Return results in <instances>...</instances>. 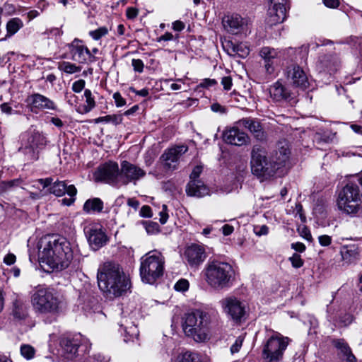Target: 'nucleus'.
<instances>
[{"instance_id": "13d9d810", "label": "nucleus", "mask_w": 362, "mask_h": 362, "mask_svg": "<svg viewBox=\"0 0 362 362\" xmlns=\"http://www.w3.org/2000/svg\"><path fill=\"white\" fill-rule=\"evenodd\" d=\"M221 83L223 85V88L226 90H230L233 85L232 78L230 76L223 77Z\"/></svg>"}, {"instance_id": "4d7b16f0", "label": "nucleus", "mask_w": 362, "mask_h": 362, "mask_svg": "<svg viewBox=\"0 0 362 362\" xmlns=\"http://www.w3.org/2000/svg\"><path fill=\"white\" fill-rule=\"evenodd\" d=\"M203 167L202 165H197L192 170V173L190 174V180H199V177L202 173Z\"/></svg>"}, {"instance_id": "a18cd8bd", "label": "nucleus", "mask_w": 362, "mask_h": 362, "mask_svg": "<svg viewBox=\"0 0 362 362\" xmlns=\"http://www.w3.org/2000/svg\"><path fill=\"white\" fill-rule=\"evenodd\" d=\"M108 34V29L105 27H100L99 28L91 30L89 32V35L94 40H99L103 37L107 35Z\"/></svg>"}, {"instance_id": "f257e3e1", "label": "nucleus", "mask_w": 362, "mask_h": 362, "mask_svg": "<svg viewBox=\"0 0 362 362\" xmlns=\"http://www.w3.org/2000/svg\"><path fill=\"white\" fill-rule=\"evenodd\" d=\"M39 259L40 263L52 270L66 269L73 259L70 243L64 237L57 235L43 237L39 245Z\"/></svg>"}, {"instance_id": "423d86ee", "label": "nucleus", "mask_w": 362, "mask_h": 362, "mask_svg": "<svg viewBox=\"0 0 362 362\" xmlns=\"http://www.w3.org/2000/svg\"><path fill=\"white\" fill-rule=\"evenodd\" d=\"M165 258L161 252L152 250L140 260V276L143 282L153 284L163 275Z\"/></svg>"}, {"instance_id": "c85d7f7f", "label": "nucleus", "mask_w": 362, "mask_h": 362, "mask_svg": "<svg viewBox=\"0 0 362 362\" xmlns=\"http://www.w3.org/2000/svg\"><path fill=\"white\" fill-rule=\"evenodd\" d=\"M329 320L334 323L336 326L346 327L349 325L354 320V317L349 313H343L341 310H337L334 313L332 306L327 308Z\"/></svg>"}, {"instance_id": "a19ab883", "label": "nucleus", "mask_w": 362, "mask_h": 362, "mask_svg": "<svg viewBox=\"0 0 362 362\" xmlns=\"http://www.w3.org/2000/svg\"><path fill=\"white\" fill-rule=\"evenodd\" d=\"M174 362H201V359L197 354L186 351L177 355Z\"/></svg>"}, {"instance_id": "0e129e2a", "label": "nucleus", "mask_w": 362, "mask_h": 362, "mask_svg": "<svg viewBox=\"0 0 362 362\" xmlns=\"http://www.w3.org/2000/svg\"><path fill=\"white\" fill-rule=\"evenodd\" d=\"M325 6L329 8H337L339 6V0H323Z\"/></svg>"}, {"instance_id": "2eb2a0df", "label": "nucleus", "mask_w": 362, "mask_h": 362, "mask_svg": "<svg viewBox=\"0 0 362 362\" xmlns=\"http://www.w3.org/2000/svg\"><path fill=\"white\" fill-rule=\"evenodd\" d=\"M188 151L186 145H175L166 148L160 159L168 170H174L177 168L181 157Z\"/></svg>"}, {"instance_id": "f3484780", "label": "nucleus", "mask_w": 362, "mask_h": 362, "mask_svg": "<svg viewBox=\"0 0 362 362\" xmlns=\"http://www.w3.org/2000/svg\"><path fill=\"white\" fill-rule=\"evenodd\" d=\"M71 58L73 61L79 64H86L88 61L93 62L95 57L91 54L90 50L86 47L82 40L75 38L69 45Z\"/></svg>"}, {"instance_id": "7c9ffc66", "label": "nucleus", "mask_w": 362, "mask_h": 362, "mask_svg": "<svg viewBox=\"0 0 362 362\" xmlns=\"http://www.w3.org/2000/svg\"><path fill=\"white\" fill-rule=\"evenodd\" d=\"M49 190L57 197H62L66 193L70 197H75L77 193V189L74 185H67L64 181L54 182Z\"/></svg>"}, {"instance_id": "f704fd0d", "label": "nucleus", "mask_w": 362, "mask_h": 362, "mask_svg": "<svg viewBox=\"0 0 362 362\" xmlns=\"http://www.w3.org/2000/svg\"><path fill=\"white\" fill-rule=\"evenodd\" d=\"M103 209V202L99 198L88 199L83 205V211L88 214L100 212Z\"/></svg>"}, {"instance_id": "4be33fe9", "label": "nucleus", "mask_w": 362, "mask_h": 362, "mask_svg": "<svg viewBox=\"0 0 362 362\" xmlns=\"http://www.w3.org/2000/svg\"><path fill=\"white\" fill-rule=\"evenodd\" d=\"M223 138L226 143L238 146L249 142V137L247 134L235 127L226 129L223 132Z\"/></svg>"}, {"instance_id": "1a4fd4ad", "label": "nucleus", "mask_w": 362, "mask_h": 362, "mask_svg": "<svg viewBox=\"0 0 362 362\" xmlns=\"http://www.w3.org/2000/svg\"><path fill=\"white\" fill-rule=\"evenodd\" d=\"M290 339L281 333L271 331V335L262 346V358L264 362H280L289 344Z\"/></svg>"}, {"instance_id": "774afa93", "label": "nucleus", "mask_w": 362, "mask_h": 362, "mask_svg": "<svg viewBox=\"0 0 362 362\" xmlns=\"http://www.w3.org/2000/svg\"><path fill=\"white\" fill-rule=\"evenodd\" d=\"M291 248L297 252H303L305 250V245L302 243H294L291 244Z\"/></svg>"}, {"instance_id": "20e7f679", "label": "nucleus", "mask_w": 362, "mask_h": 362, "mask_svg": "<svg viewBox=\"0 0 362 362\" xmlns=\"http://www.w3.org/2000/svg\"><path fill=\"white\" fill-rule=\"evenodd\" d=\"M207 284L214 289H223L232 286L235 270L228 262L217 259L210 260L204 269Z\"/></svg>"}, {"instance_id": "4468645a", "label": "nucleus", "mask_w": 362, "mask_h": 362, "mask_svg": "<svg viewBox=\"0 0 362 362\" xmlns=\"http://www.w3.org/2000/svg\"><path fill=\"white\" fill-rule=\"evenodd\" d=\"M207 257L204 245L192 243L185 248L183 259L192 269H197Z\"/></svg>"}, {"instance_id": "9d476101", "label": "nucleus", "mask_w": 362, "mask_h": 362, "mask_svg": "<svg viewBox=\"0 0 362 362\" xmlns=\"http://www.w3.org/2000/svg\"><path fill=\"white\" fill-rule=\"evenodd\" d=\"M44 144V137L38 132H26L21 136V146L19 151L28 160L38 158V148Z\"/></svg>"}, {"instance_id": "bb28decb", "label": "nucleus", "mask_w": 362, "mask_h": 362, "mask_svg": "<svg viewBox=\"0 0 362 362\" xmlns=\"http://www.w3.org/2000/svg\"><path fill=\"white\" fill-rule=\"evenodd\" d=\"M223 24L228 32L236 35L245 30V28L247 27V20L235 14L227 16L223 21Z\"/></svg>"}, {"instance_id": "58836bf2", "label": "nucleus", "mask_w": 362, "mask_h": 362, "mask_svg": "<svg viewBox=\"0 0 362 362\" xmlns=\"http://www.w3.org/2000/svg\"><path fill=\"white\" fill-rule=\"evenodd\" d=\"M335 134L330 130H321L314 135V141L318 144L329 143L334 138Z\"/></svg>"}, {"instance_id": "c03bdc74", "label": "nucleus", "mask_w": 362, "mask_h": 362, "mask_svg": "<svg viewBox=\"0 0 362 362\" xmlns=\"http://www.w3.org/2000/svg\"><path fill=\"white\" fill-rule=\"evenodd\" d=\"M20 352L23 358L30 360L35 356V349L31 345L22 344L20 348Z\"/></svg>"}, {"instance_id": "b1692460", "label": "nucleus", "mask_w": 362, "mask_h": 362, "mask_svg": "<svg viewBox=\"0 0 362 362\" xmlns=\"http://www.w3.org/2000/svg\"><path fill=\"white\" fill-rule=\"evenodd\" d=\"M62 354L69 360L73 359L77 354L80 345V336L71 337H63L60 339Z\"/></svg>"}, {"instance_id": "680f3d73", "label": "nucleus", "mask_w": 362, "mask_h": 362, "mask_svg": "<svg viewBox=\"0 0 362 362\" xmlns=\"http://www.w3.org/2000/svg\"><path fill=\"white\" fill-rule=\"evenodd\" d=\"M139 214L141 217L150 218L152 216L151 209L149 206H143L139 211Z\"/></svg>"}, {"instance_id": "dca6fc26", "label": "nucleus", "mask_w": 362, "mask_h": 362, "mask_svg": "<svg viewBox=\"0 0 362 362\" xmlns=\"http://www.w3.org/2000/svg\"><path fill=\"white\" fill-rule=\"evenodd\" d=\"M267 23L272 26L281 23L286 18V0H268Z\"/></svg>"}, {"instance_id": "ea45409f", "label": "nucleus", "mask_w": 362, "mask_h": 362, "mask_svg": "<svg viewBox=\"0 0 362 362\" xmlns=\"http://www.w3.org/2000/svg\"><path fill=\"white\" fill-rule=\"evenodd\" d=\"M123 121V115L118 114V115H109L103 117H100L96 119H95V123H100V122H105V123H112L115 125H118L121 124Z\"/></svg>"}, {"instance_id": "a211bd4d", "label": "nucleus", "mask_w": 362, "mask_h": 362, "mask_svg": "<svg viewBox=\"0 0 362 362\" xmlns=\"http://www.w3.org/2000/svg\"><path fill=\"white\" fill-rule=\"evenodd\" d=\"M286 76L287 81L296 88L304 90L309 87L308 78L303 69L298 65L288 66L286 70Z\"/></svg>"}, {"instance_id": "a878e982", "label": "nucleus", "mask_w": 362, "mask_h": 362, "mask_svg": "<svg viewBox=\"0 0 362 362\" xmlns=\"http://www.w3.org/2000/svg\"><path fill=\"white\" fill-rule=\"evenodd\" d=\"M124 314V313L122 312V316L119 322V327L123 329L124 341L126 342L134 341L139 336V329L134 322L132 320V317L129 318Z\"/></svg>"}, {"instance_id": "bf43d9fd", "label": "nucleus", "mask_w": 362, "mask_h": 362, "mask_svg": "<svg viewBox=\"0 0 362 362\" xmlns=\"http://www.w3.org/2000/svg\"><path fill=\"white\" fill-rule=\"evenodd\" d=\"M139 14V10L134 7H129L126 11V16L128 19L133 20Z\"/></svg>"}, {"instance_id": "9b49d317", "label": "nucleus", "mask_w": 362, "mask_h": 362, "mask_svg": "<svg viewBox=\"0 0 362 362\" xmlns=\"http://www.w3.org/2000/svg\"><path fill=\"white\" fill-rule=\"evenodd\" d=\"M93 177L96 182H103L115 187H119L120 168L116 162H106L98 167Z\"/></svg>"}, {"instance_id": "6ab92c4d", "label": "nucleus", "mask_w": 362, "mask_h": 362, "mask_svg": "<svg viewBox=\"0 0 362 362\" xmlns=\"http://www.w3.org/2000/svg\"><path fill=\"white\" fill-rule=\"evenodd\" d=\"M88 243L93 250H98L107 242V237L102 226L93 224L86 228Z\"/></svg>"}, {"instance_id": "72a5a7b5", "label": "nucleus", "mask_w": 362, "mask_h": 362, "mask_svg": "<svg viewBox=\"0 0 362 362\" xmlns=\"http://www.w3.org/2000/svg\"><path fill=\"white\" fill-rule=\"evenodd\" d=\"M244 127L247 129L258 140L264 138L262 127L260 122L254 119H245L242 121Z\"/></svg>"}, {"instance_id": "e2e57ef3", "label": "nucleus", "mask_w": 362, "mask_h": 362, "mask_svg": "<svg viewBox=\"0 0 362 362\" xmlns=\"http://www.w3.org/2000/svg\"><path fill=\"white\" fill-rule=\"evenodd\" d=\"M217 84L215 79L205 78L199 84L200 87L208 88Z\"/></svg>"}, {"instance_id": "603ef678", "label": "nucleus", "mask_w": 362, "mask_h": 362, "mask_svg": "<svg viewBox=\"0 0 362 362\" xmlns=\"http://www.w3.org/2000/svg\"><path fill=\"white\" fill-rule=\"evenodd\" d=\"M85 85L86 81L83 79L76 81L72 84V90L76 93H81L85 88Z\"/></svg>"}, {"instance_id": "5fc2aeb1", "label": "nucleus", "mask_w": 362, "mask_h": 362, "mask_svg": "<svg viewBox=\"0 0 362 362\" xmlns=\"http://www.w3.org/2000/svg\"><path fill=\"white\" fill-rule=\"evenodd\" d=\"M159 221L160 223L165 224L168 219V206L165 204H163L162 210L159 212Z\"/></svg>"}, {"instance_id": "09e8293b", "label": "nucleus", "mask_w": 362, "mask_h": 362, "mask_svg": "<svg viewBox=\"0 0 362 362\" xmlns=\"http://www.w3.org/2000/svg\"><path fill=\"white\" fill-rule=\"evenodd\" d=\"M245 337L243 335H240L238 337L235 341V342L230 346V352L232 354L239 352L240 350Z\"/></svg>"}, {"instance_id": "6e6d98bb", "label": "nucleus", "mask_w": 362, "mask_h": 362, "mask_svg": "<svg viewBox=\"0 0 362 362\" xmlns=\"http://www.w3.org/2000/svg\"><path fill=\"white\" fill-rule=\"evenodd\" d=\"M319 243L322 247L329 246L332 243V238L327 235H322L318 237Z\"/></svg>"}, {"instance_id": "69168bd1", "label": "nucleus", "mask_w": 362, "mask_h": 362, "mask_svg": "<svg viewBox=\"0 0 362 362\" xmlns=\"http://www.w3.org/2000/svg\"><path fill=\"white\" fill-rule=\"evenodd\" d=\"M16 257L13 254L9 253L4 258V262L7 265H12L15 263Z\"/></svg>"}, {"instance_id": "aec40b11", "label": "nucleus", "mask_w": 362, "mask_h": 362, "mask_svg": "<svg viewBox=\"0 0 362 362\" xmlns=\"http://www.w3.org/2000/svg\"><path fill=\"white\" fill-rule=\"evenodd\" d=\"M25 102L32 111L44 110H56L57 108L53 100L40 93H33L30 95L26 98Z\"/></svg>"}, {"instance_id": "4c0bfd02", "label": "nucleus", "mask_w": 362, "mask_h": 362, "mask_svg": "<svg viewBox=\"0 0 362 362\" xmlns=\"http://www.w3.org/2000/svg\"><path fill=\"white\" fill-rule=\"evenodd\" d=\"M23 26V23L19 18H13L6 23L7 34L6 37H10L16 34Z\"/></svg>"}, {"instance_id": "c756f323", "label": "nucleus", "mask_w": 362, "mask_h": 362, "mask_svg": "<svg viewBox=\"0 0 362 362\" xmlns=\"http://www.w3.org/2000/svg\"><path fill=\"white\" fill-rule=\"evenodd\" d=\"M342 260L346 264H351L359 259V247L356 244L344 245L340 247Z\"/></svg>"}, {"instance_id": "6e6552de", "label": "nucleus", "mask_w": 362, "mask_h": 362, "mask_svg": "<svg viewBox=\"0 0 362 362\" xmlns=\"http://www.w3.org/2000/svg\"><path fill=\"white\" fill-rule=\"evenodd\" d=\"M250 167L252 174L262 180L274 176L277 172L265 148L259 145H255L252 149Z\"/></svg>"}, {"instance_id": "39448f33", "label": "nucleus", "mask_w": 362, "mask_h": 362, "mask_svg": "<svg viewBox=\"0 0 362 362\" xmlns=\"http://www.w3.org/2000/svg\"><path fill=\"white\" fill-rule=\"evenodd\" d=\"M209 316L206 312L196 310L186 313L182 318V329L186 335L197 342L208 339Z\"/></svg>"}, {"instance_id": "ddd939ff", "label": "nucleus", "mask_w": 362, "mask_h": 362, "mask_svg": "<svg viewBox=\"0 0 362 362\" xmlns=\"http://www.w3.org/2000/svg\"><path fill=\"white\" fill-rule=\"evenodd\" d=\"M146 171L140 166L127 160L120 163V185L136 183L146 176Z\"/></svg>"}, {"instance_id": "393cba45", "label": "nucleus", "mask_w": 362, "mask_h": 362, "mask_svg": "<svg viewBox=\"0 0 362 362\" xmlns=\"http://www.w3.org/2000/svg\"><path fill=\"white\" fill-rule=\"evenodd\" d=\"M269 93L271 98L276 102L291 101L294 99L293 93L279 81L270 86Z\"/></svg>"}, {"instance_id": "e433bc0d", "label": "nucleus", "mask_w": 362, "mask_h": 362, "mask_svg": "<svg viewBox=\"0 0 362 362\" xmlns=\"http://www.w3.org/2000/svg\"><path fill=\"white\" fill-rule=\"evenodd\" d=\"M13 315L15 318L23 320L28 316V308L23 301L16 300L13 302Z\"/></svg>"}, {"instance_id": "c9c22d12", "label": "nucleus", "mask_w": 362, "mask_h": 362, "mask_svg": "<svg viewBox=\"0 0 362 362\" xmlns=\"http://www.w3.org/2000/svg\"><path fill=\"white\" fill-rule=\"evenodd\" d=\"M230 55H238L239 57L245 58L250 54V48L246 42H240L231 45Z\"/></svg>"}, {"instance_id": "f8f14e48", "label": "nucleus", "mask_w": 362, "mask_h": 362, "mask_svg": "<svg viewBox=\"0 0 362 362\" xmlns=\"http://www.w3.org/2000/svg\"><path fill=\"white\" fill-rule=\"evenodd\" d=\"M223 313L235 322H240L246 317V305L235 296H227L220 300Z\"/></svg>"}, {"instance_id": "7ed1b4c3", "label": "nucleus", "mask_w": 362, "mask_h": 362, "mask_svg": "<svg viewBox=\"0 0 362 362\" xmlns=\"http://www.w3.org/2000/svg\"><path fill=\"white\" fill-rule=\"evenodd\" d=\"M30 302L35 312L47 316L45 322L56 321L61 312V301L52 290L39 285L30 293Z\"/></svg>"}, {"instance_id": "de8ad7c7", "label": "nucleus", "mask_w": 362, "mask_h": 362, "mask_svg": "<svg viewBox=\"0 0 362 362\" xmlns=\"http://www.w3.org/2000/svg\"><path fill=\"white\" fill-rule=\"evenodd\" d=\"M189 283L185 279H181L176 282L174 286V288L177 291L185 292L189 289Z\"/></svg>"}, {"instance_id": "338daca9", "label": "nucleus", "mask_w": 362, "mask_h": 362, "mask_svg": "<svg viewBox=\"0 0 362 362\" xmlns=\"http://www.w3.org/2000/svg\"><path fill=\"white\" fill-rule=\"evenodd\" d=\"M211 109L214 112H219L221 114L226 113V108L218 103H214L211 106Z\"/></svg>"}, {"instance_id": "5701e85b", "label": "nucleus", "mask_w": 362, "mask_h": 362, "mask_svg": "<svg viewBox=\"0 0 362 362\" xmlns=\"http://www.w3.org/2000/svg\"><path fill=\"white\" fill-rule=\"evenodd\" d=\"M341 66V61L337 54H325L319 57L317 67L320 71L335 73Z\"/></svg>"}, {"instance_id": "052dcab7", "label": "nucleus", "mask_w": 362, "mask_h": 362, "mask_svg": "<svg viewBox=\"0 0 362 362\" xmlns=\"http://www.w3.org/2000/svg\"><path fill=\"white\" fill-rule=\"evenodd\" d=\"M113 98L117 107H122L126 104V100L122 97L121 94L118 92L115 93Z\"/></svg>"}, {"instance_id": "412c9836", "label": "nucleus", "mask_w": 362, "mask_h": 362, "mask_svg": "<svg viewBox=\"0 0 362 362\" xmlns=\"http://www.w3.org/2000/svg\"><path fill=\"white\" fill-rule=\"evenodd\" d=\"M290 153L288 144L286 141L278 142L276 149L269 155L277 171L286 165L288 160Z\"/></svg>"}, {"instance_id": "f03ea898", "label": "nucleus", "mask_w": 362, "mask_h": 362, "mask_svg": "<svg viewBox=\"0 0 362 362\" xmlns=\"http://www.w3.org/2000/svg\"><path fill=\"white\" fill-rule=\"evenodd\" d=\"M98 287L107 297H118L130 286L129 279L119 264L107 262L99 266L97 273Z\"/></svg>"}, {"instance_id": "2f4dec72", "label": "nucleus", "mask_w": 362, "mask_h": 362, "mask_svg": "<svg viewBox=\"0 0 362 362\" xmlns=\"http://www.w3.org/2000/svg\"><path fill=\"white\" fill-rule=\"evenodd\" d=\"M186 192L191 197H202L209 194V189L202 180H192L187 184Z\"/></svg>"}, {"instance_id": "0eeeda50", "label": "nucleus", "mask_w": 362, "mask_h": 362, "mask_svg": "<svg viewBox=\"0 0 362 362\" xmlns=\"http://www.w3.org/2000/svg\"><path fill=\"white\" fill-rule=\"evenodd\" d=\"M337 205L342 212L354 216L362 209V193L356 184L349 182L339 192Z\"/></svg>"}, {"instance_id": "37998d69", "label": "nucleus", "mask_w": 362, "mask_h": 362, "mask_svg": "<svg viewBox=\"0 0 362 362\" xmlns=\"http://www.w3.org/2000/svg\"><path fill=\"white\" fill-rule=\"evenodd\" d=\"M84 97L86 98V105L84 106V112H89L91 111L95 106V102L94 98L92 95V93L90 90L86 89L84 90Z\"/></svg>"}, {"instance_id": "cd10ccee", "label": "nucleus", "mask_w": 362, "mask_h": 362, "mask_svg": "<svg viewBox=\"0 0 362 362\" xmlns=\"http://www.w3.org/2000/svg\"><path fill=\"white\" fill-rule=\"evenodd\" d=\"M280 52L276 49L264 47L259 51V55L264 61V67L267 74H271L274 71V60L279 57Z\"/></svg>"}, {"instance_id": "864d4df0", "label": "nucleus", "mask_w": 362, "mask_h": 362, "mask_svg": "<svg viewBox=\"0 0 362 362\" xmlns=\"http://www.w3.org/2000/svg\"><path fill=\"white\" fill-rule=\"evenodd\" d=\"M132 65L134 70L136 72L141 73L144 70V62L139 59H133L132 61Z\"/></svg>"}, {"instance_id": "79ce46f5", "label": "nucleus", "mask_w": 362, "mask_h": 362, "mask_svg": "<svg viewBox=\"0 0 362 362\" xmlns=\"http://www.w3.org/2000/svg\"><path fill=\"white\" fill-rule=\"evenodd\" d=\"M59 69L66 74H74L81 70L80 66L69 62H62L59 64Z\"/></svg>"}, {"instance_id": "3c124183", "label": "nucleus", "mask_w": 362, "mask_h": 362, "mask_svg": "<svg viewBox=\"0 0 362 362\" xmlns=\"http://www.w3.org/2000/svg\"><path fill=\"white\" fill-rule=\"evenodd\" d=\"M253 230L257 236L266 235L269 233V228L266 225H257L254 226Z\"/></svg>"}, {"instance_id": "49530a36", "label": "nucleus", "mask_w": 362, "mask_h": 362, "mask_svg": "<svg viewBox=\"0 0 362 362\" xmlns=\"http://www.w3.org/2000/svg\"><path fill=\"white\" fill-rule=\"evenodd\" d=\"M85 362H110V358L98 353L90 356Z\"/></svg>"}, {"instance_id": "473e14b6", "label": "nucleus", "mask_w": 362, "mask_h": 362, "mask_svg": "<svg viewBox=\"0 0 362 362\" xmlns=\"http://www.w3.org/2000/svg\"><path fill=\"white\" fill-rule=\"evenodd\" d=\"M332 344L339 351V354L342 357V362H356L355 356L351 353L350 347L344 339H334Z\"/></svg>"}, {"instance_id": "8fccbe9b", "label": "nucleus", "mask_w": 362, "mask_h": 362, "mask_svg": "<svg viewBox=\"0 0 362 362\" xmlns=\"http://www.w3.org/2000/svg\"><path fill=\"white\" fill-rule=\"evenodd\" d=\"M289 261L295 268H300L303 265V260L297 253H294L291 257H289Z\"/></svg>"}]
</instances>
